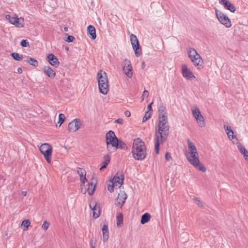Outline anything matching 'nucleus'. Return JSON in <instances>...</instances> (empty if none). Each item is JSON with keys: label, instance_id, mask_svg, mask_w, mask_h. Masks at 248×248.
Masks as SVG:
<instances>
[{"label": "nucleus", "instance_id": "obj_1", "mask_svg": "<svg viewBox=\"0 0 248 248\" xmlns=\"http://www.w3.org/2000/svg\"><path fill=\"white\" fill-rule=\"evenodd\" d=\"M169 126L168 122L167 113L166 108L163 105H160L158 108V129L155 134V152L159 153V146L166 140L169 134Z\"/></svg>", "mask_w": 248, "mask_h": 248}, {"label": "nucleus", "instance_id": "obj_2", "mask_svg": "<svg viewBox=\"0 0 248 248\" xmlns=\"http://www.w3.org/2000/svg\"><path fill=\"white\" fill-rule=\"evenodd\" d=\"M188 150L185 152V156L188 161L196 168L205 172L206 170L204 166L201 163L197 148L189 140H187Z\"/></svg>", "mask_w": 248, "mask_h": 248}, {"label": "nucleus", "instance_id": "obj_3", "mask_svg": "<svg viewBox=\"0 0 248 248\" xmlns=\"http://www.w3.org/2000/svg\"><path fill=\"white\" fill-rule=\"evenodd\" d=\"M132 153L134 158L138 160H143L146 156L144 143L140 139L134 140Z\"/></svg>", "mask_w": 248, "mask_h": 248}, {"label": "nucleus", "instance_id": "obj_4", "mask_svg": "<svg viewBox=\"0 0 248 248\" xmlns=\"http://www.w3.org/2000/svg\"><path fill=\"white\" fill-rule=\"evenodd\" d=\"M97 79L100 92L104 94H106L109 91L107 73L102 70H100L97 73Z\"/></svg>", "mask_w": 248, "mask_h": 248}, {"label": "nucleus", "instance_id": "obj_5", "mask_svg": "<svg viewBox=\"0 0 248 248\" xmlns=\"http://www.w3.org/2000/svg\"><path fill=\"white\" fill-rule=\"evenodd\" d=\"M107 149L110 152H115L118 148V140L112 131H108L106 135Z\"/></svg>", "mask_w": 248, "mask_h": 248}, {"label": "nucleus", "instance_id": "obj_6", "mask_svg": "<svg viewBox=\"0 0 248 248\" xmlns=\"http://www.w3.org/2000/svg\"><path fill=\"white\" fill-rule=\"evenodd\" d=\"M187 52L189 58L196 67L199 68V66H202L203 64L202 59L195 49L191 47L188 48L187 49Z\"/></svg>", "mask_w": 248, "mask_h": 248}, {"label": "nucleus", "instance_id": "obj_7", "mask_svg": "<svg viewBox=\"0 0 248 248\" xmlns=\"http://www.w3.org/2000/svg\"><path fill=\"white\" fill-rule=\"evenodd\" d=\"M191 112L193 117L196 120L198 126L202 128L204 127L206 125L205 121L198 107H193L191 108Z\"/></svg>", "mask_w": 248, "mask_h": 248}, {"label": "nucleus", "instance_id": "obj_8", "mask_svg": "<svg viewBox=\"0 0 248 248\" xmlns=\"http://www.w3.org/2000/svg\"><path fill=\"white\" fill-rule=\"evenodd\" d=\"M39 150L43 155L46 161L48 163H50L52 152V148L51 145L48 143H43L40 146Z\"/></svg>", "mask_w": 248, "mask_h": 248}, {"label": "nucleus", "instance_id": "obj_9", "mask_svg": "<svg viewBox=\"0 0 248 248\" xmlns=\"http://www.w3.org/2000/svg\"><path fill=\"white\" fill-rule=\"evenodd\" d=\"M215 12L217 17L221 24L226 28L232 26L231 21L227 15L217 9H216Z\"/></svg>", "mask_w": 248, "mask_h": 248}, {"label": "nucleus", "instance_id": "obj_10", "mask_svg": "<svg viewBox=\"0 0 248 248\" xmlns=\"http://www.w3.org/2000/svg\"><path fill=\"white\" fill-rule=\"evenodd\" d=\"M123 71L128 78H131L133 76L132 67L129 60L125 59L122 63Z\"/></svg>", "mask_w": 248, "mask_h": 248}, {"label": "nucleus", "instance_id": "obj_11", "mask_svg": "<svg viewBox=\"0 0 248 248\" xmlns=\"http://www.w3.org/2000/svg\"><path fill=\"white\" fill-rule=\"evenodd\" d=\"M181 72L183 77L188 80H192L196 78V77L192 71L187 67L186 64H182Z\"/></svg>", "mask_w": 248, "mask_h": 248}, {"label": "nucleus", "instance_id": "obj_12", "mask_svg": "<svg viewBox=\"0 0 248 248\" xmlns=\"http://www.w3.org/2000/svg\"><path fill=\"white\" fill-rule=\"evenodd\" d=\"M81 124L80 119H75L68 124V130L70 132H75L80 128Z\"/></svg>", "mask_w": 248, "mask_h": 248}, {"label": "nucleus", "instance_id": "obj_13", "mask_svg": "<svg viewBox=\"0 0 248 248\" xmlns=\"http://www.w3.org/2000/svg\"><path fill=\"white\" fill-rule=\"evenodd\" d=\"M127 199V195L124 191H120L115 200V205L122 208Z\"/></svg>", "mask_w": 248, "mask_h": 248}, {"label": "nucleus", "instance_id": "obj_14", "mask_svg": "<svg viewBox=\"0 0 248 248\" xmlns=\"http://www.w3.org/2000/svg\"><path fill=\"white\" fill-rule=\"evenodd\" d=\"M130 42L132 45L133 49L134 50L135 55L137 57H139L140 56V52L138 50L139 49L140 45L138 38L135 35L133 34H131Z\"/></svg>", "mask_w": 248, "mask_h": 248}, {"label": "nucleus", "instance_id": "obj_15", "mask_svg": "<svg viewBox=\"0 0 248 248\" xmlns=\"http://www.w3.org/2000/svg\"><path fill=\"white\" fill-rule=\"evenodd\" d=\"M90 207L93 212V217L94 218H97L100 215L99 206L95 201H92L90 203Z\"/></svg>", "mask_w": 248, "mask_h": 248}, {"label": "nucleus", "instance_id": "obj_16", "mask_svg": "<svg viewBox=\"0 0 248 248\" xmlns=\"http://www.w3.org/2000/svg\"><path fill=\"white\" fill-rule=\"evenodd\" d=\"M124 179V175L122 173H117L110 181L119 188L123 184Z\"/></svg>", "mask_w": 248, "mask_h": 248}, {"label": "nucleus", "instance_id": "obj_17", "mask_svg": "<svg viewBox=\"0 0 248 248\" xmlns=\"http://www.w3.org/2000/svg\"><path fill=\"white\" fill-rule=\"evenodd\" d=\"M219 3L223 5L224 8L230 11L231 12L234 13L236 8L231 3L230 1L227 0H218Z\"/></svg>", "mask_w": 248, "mask_h": 248}, {"label": "nucleus", "instance_id": "obj_18", "mask_svg": "<svg viewBox=\"0 0 248 248\" xmlns=\"http://www.w3.org/2000/svg\"><path fill=\"white\" fill-rule=\"evenodd\" d=\"M47 59L49 63L52 66L55 67L58 66L59 62L57 58L53 54H50L47 56Z\"/></svg>", "mask_w": 248, "mask_h": 248}, {"label": "nucleus", "instance_id": "obj_19", "mask_svg": "<svg viewBox=\"0 0 248 248\" xmlns=\"http://www.w3.org/2000/svg\"><path fill=\"white\" fill-rule=\"evenodd\" d=\"M224 130L226 133L227 134L228 138L230 140H232L235 138V136L234 135V132L232 130L231 127L228 125H224Z\"/></svg>", "mask_w": 248, "mask_h": 248}, {"label": "nucleus", "instance_id": "obj_20", "mask_svg": "<svg viewBox=\"0 0 248 248\" xmlns=\"http://www.w3.org/2000/svg\"><path fill=\"white\" fill-rule=\"evenodd\" d=\"M44 72L46 75L51 78H54L56 75L55 71L48 66L44 67Z\"/></svg>", "mask_w": 248, "mask_h": 248}, {"label": "nucleus", "instance_id": "obj_21", "mask_svg": "<svg viewBox=\"0 0 248 248\" xmlns=\"http://www.w3.org/2000/svg\"><path fill=\"white\" fill-rule=\"evenodd\" d=\"M87 31L88 33L89 34L90 37H91L93 40L96 38V31L95 28L93 26H89L87 28Z\"/></svg>", "mask_w": 248, "mask_h": 248}, {"label": "nucleus", "instance_id": "obj_22", "mask_svg": "<svg viewBox=\"0 0 248 248\" xmlns=\"http://www.w3.org/2000/svg\"><path fill=\"white\" fill-rule=\"evenodd\" d=\"M103 232V239L104 242H106L108 238V226L107 224H104L102 228Z\"/></svg>", "mask_w": 248, "mask_h": 248}, {"label": "nucleus", "instance_id": "obj_23", "mask_svg": "<svg viewBox=\"0 0 248 248\" xmlns=\"http://www.w3.org/2000/svg\"><path fill=\"white\" fill-rule=\"evenodd\" d=\"M24 19L22 17L18 18L17 16L16 17L15 21L13 25L18 28L23 27L24 25Z\"/></svg>", "mask_w": 248, "mask_h": 248}, {"label": "nucleus", "instance_id": "obj_24", "mask_svg": "<svg viewBox=\"0 0 248 248\" xmlns=\"http://www.w3.org/2000/svg\"><path fill=\"white\" fill-rule=\"evenodd\" d=\"M151 215L148 213H145L142 216L141 218L140 223L142 224H144L146 223H147L151 218Z\"/></svg>", "mask_w": 248, "mask_h": 248}, {"label": "nucleus", "instance_id": "obj_25", "mask_svg": "<svg viewBox=\"0 0 248 248\" xmlns=\"http://www.w3.org/2000/svg\"><path fill=\"white\" fill-rule=\"evenodd\" d=\"M237 148L240 153L244 155V156L247 155H248V152L245 148V147L241 144L239 143L237 145Z\"/></svg>", "mask_w": 248, "mask_h": 248}, {"label": "nucleus", "instance_id": "obj_26", "mask_svg": "<svg viewBox=\"0 0 248 248\" xmlns=\"http://www.w3.org/2000/svg\"><path fill=\"white\" fill-rule=\"evenodd\" d=\"M95 187V185H94L93 183L88 184L87 191L90 195H92L93 194Z\"/></svg>", "mask_w": 248, "mask_h": 248}, {"label": "nucleus", "instance_id": "obj_27", "mask_svg": "<svg viewBox=\"0 0 248 248\" xmlns=\"http://www.w3.org/2000/svg\"><path fill=\"white\" fill-rule=\"evenodd\" d=\"M27 62L31 65L37 67L38 65L37 61L34 58H29Z\"/></svg>", "mask_w": 248, "mask_h": 248}, {"label": "nucleus", "instance_id": "obj_28", "mask_svg": "<svg viewBox=\"0 0 248 248\" xmlns=\"http://www.w3.org/2000/svg\"><path fill=\"white\" fill-rule=\"evenodd\" d=\"M16 15L15 14L13 16L7 15L5 16L6 20H8L9 22L13 25L14 21H15L16 17Z\"/></svg>", "mask_w": 248, "mask_h": 248}, {"label": "nucleus", "instance_id": "obj_29", "mask_svg": "<svg viewBox=\"0 0 248 248\" xmlns=\"http://www.w3.org/2000/svg\"><path fill=\"white\" fill-rule=\"evenodd\" d=\"M65 116L63 114H60L59 115V121L58 122V124H59V126H61L62 124L64 122L65 120Z\"/></svg>", "mask_w": 248, "mask_h": 248}, {"label": "nucleus", "instance_id": "obj_30", "mask_svg": "<svg viewBox=\"0 0 248 248\" xmlns=\"http://www.w3.org/2000/svg\"><path fill=\"white\" fill-rule=\"evenodd\" d=\"M30 224L31 222L29 220H24L22 222L21 226L25 227L26 228L25 230H27L28 229V227L30 226Z\"/></svg>", "mask_w": 248, "mask_h": 248}, {"label": "nucleus", "instance_id": "obj_31", "mask_svg": "<svg viewBox=\"0 0 248 248\" xmlns=\"http://www.w3.org/2000/svg\"><path fill=\"white\" fill-rule=\"evenodd\" d=\"M11 56L13 57V58L16 60V61H21L22 59V56H21V55H20L18 53H12L11 54Z\"/></svg>", "mask_w": 248, "mask_h": 248}, {"label": "nucleus", "instance_id": "obj_32", "mask_svg": "<svg viewBox=\"0 0 248 248\" xmlns=\"http://www.w3.org/2000/svg\"><path fill=\"white\" fill-rule=\"evenodd\" d=\"M123 215L122 214H119L117 216V225L118 226H119L121 225V224L123 222Z\"/></svg>", "mask_w": 248, "mask_h": 248}, {"label": "nucleus", "instance_id": "obj_33", "mask_svg": "<svg viewBox=\"0 0 248 248\" xmlns=\"http://www.w3.org/2000/svg\"><path fill=\"white\" fill-rule=\"evenodd\" d=\"M115 186H116V185L110 181L109 184L108 185V189L110 192H113L114 191V187Z\"/></svg>", "mask_w": 248, "mask_h": 248}, {"label": "nucleus", "instance_id": "obj_34", "mask_svg": "<svg viewBox=\"0 0 248 248\" xmlns=\"http://www.w3.org/2000/svg\"><path fill=\"white\" fill-rule=\"evenodd\" d=\"M193 201H194V203L195 204H196L197 205H198V206H199L200 207L203 206L202 203L201 202V201L200 200L199 198H197V197H195L193 199Z\"/></svg>", "mask_w": 248, "mask_h": 248}, {"label": "nucleus", "instance_id": "obj_35", "mask_svg": "<svg viewBox=\"0 0 248 248\" xmlns=\"http://www.w3.org/2000/svg\"><path fill=\"white\" fill-rule=\"evenodd\" d=\"M151 116V112L149 111H147L146 112L143 118L142 122H146L148 119H149Z\"/></svg>", "mask_w": 248, "mask_h": 248}, {"label": "nucleus", "instance_id": "obj_36", "mask_svg": "<svg viewBox=\"0 0 248 248\" xmlns=\"http://www.w3.org/2000/svg\"><path fill=\"white\" fill-rule=\"evenodd\" d=\"M77 172L79 175V176L86 175V173L85 170L82 168H78L77 170Z\"/></svg>", "mask_w": 248, "mask_h": 248}, {"label": "nucleus", "instance_id": "obj_37", "mask_svg": "<svg viewBox=\"0 0 248 248\" xmlns=\"http://www.w3.org/2000/svg\"><path fill=\"white\" fill-rule=\"evenodd\" d=\"M49 226V223L47 221H45L42 226V228L45 231H46Z\"/></svg>", "mask_w": 248, "mask_h": 248}, {"label": "nucleus", "instance_id": "obj_38", "mask_svg": "<svg viewBox=\"0 0 248 248\" xmlns=\"http://www.w3.org/2000/svg\"><path fill=\"white\" fill-rule=\"evenodd\" d=\"M20 45L23 47H27L29 46V43L26 40H22Z\"/></svg>", "mask_w": 248, "mask_h": 248}, {"label": "nucleus", "instance_id": "obj_39", "mask_svg": "<svg viewBox=\"0 0 248 248\" xmlns=\"http://www.w3.org/2000/svg\"><path fill=\"white\" fill-rule=\"evenodd\" d=\"M110 161V157L108 155H106L104 157V160L102 162V164H106V165H108Z\"/></svg>", "mask_w": 248, "mask_h": 248}, {"label": "nucleus", "instance_id": "obj_40", "mask_svg": "<svg viewBox=\"0 0 248 248\" xmlns=\"http://www.w3.org/2000/svg\"><path fill=\"white\" fill-rule=\"evenodd\" d=\"M80 180L81 183L82 184H84L85 183V182L87 181V180L86 178V175L80 176Z\"/></svg>", "mask_w": 248, "mask_h": 248}, {"label": "nucleus", "instance_id": "obj_41", "mask_svg": "<svg viewBox=\"0 0 248 248\" xmlns=\"http://www.w3.org/2000/svg\"><path fill=\"white\" fill-rule=\"evenodd\" d=\"M75 39V37L73 36L70 35L68 36L65 41L67 42H72Z\"/></svg>", "mask_w": 248, "mask_h": 248}, {"label": "nucleus", "instance_id": "obj_42", "mask_svg": "<svg viewBox=\"0 0 248 248\" xmlns=\"http://www.w3.org/2000/svg\"><path fill=\"white\" fill-rule=\"evenodd\" d=\"M149 93L146 90H145L142 93V100H144L145 98H147L148 96Z\"/></svg>", "mask_w": 248, "mask_h": 248}, {"label": "nucleus", "instance_id": "obj_43", "mask_svg": "<svg viewBox=\"0 0 248 248\" xmlns=\"http://www.w3.org/2000/svg\"><path fill=\"white\" fill-rule=\"evenodd\" d=\"M125 145L124 143L122 141H119L118 140V148H120V149H122L124 146Z\"/></svg>", "mask_w": 248, "mask_h": 248}, {"label": "nucleus", "instance_id": "obj_44", "mask_svg": "<svg viewBox=\"0 0 248 248\" xmlns=\"http://www.w3.org/2000/svg\"><path fill=\"white\" fill-rule=\"evenodd\" d=\"M165 158L167 161L170 160L171 158L170 155L169 153H167L165 154Z\"/></svg>", "mask_w": 248, "mask_h": 248}, {"label": "nucleus", "instance_id": "obj_45", "mask_svg": "<svg viewBox=\"0 0 248 248\" xmlns=\"http://www.w3.org/2000/svg\"><path fill=\"white\" fill-rule=\"evenodd\" d=\"M124 122V120L123 119L119 118L115 121V123L119 124H123Z\"/></svg>", "mask_w": 248, "mask_h": 248}, {"label": "nucleus", "instance_id": "obj_46", "mask_svg": "<svg viewBox=\"0 0 248 248\" xmlns=\"http://www.w3.org/2000/svg\"><path fill=\"white\" fill-rule=\"evenodd\" d=\"M124 114H125V116H126V117H130V114H131V113H130V111H129L127 110V111H126L125 112Z\"/></svg>", "mask_w": 248, "mask_h": 248}, {"label": "nucleus", "instance_id": "obj_47", "mask_svg": "<svg viewBox=\"0 0 248 248\" xmlns=\"http://www.w3.org/2000/svg\"><path fill=\"white\" fill-rule=\"evenodd\" d=\"M102 166H101V167L100 168V170H102L103 169H105L107 167V165H106V164H102Z\"/></svg>", "mask_w": 248, "mask_h": 248}, {"label": "nucleus", "instance_id": "obj_48", "mask_svg": "<svg viewBox=\"0 0 248 248\" xmlns=\"http://www.w3.org/2000/svg\"><path fill=\"white\" fill-rule=\"evenodd\" d=\"M152 104H153V102H152L151 103H150V104L148 105V110H148V111H149V112H150V111H151V109H152V107H151V106H152Z\"/></svg>", "mask_w": 248, "mask_h": 248}, {"label": "nucleus", "instance_id": "obj_49", "mask_svg": "<svg viewBox=\"0 0 248 248\" xmlns=\"http://www.w3.org/2000/svg\"><path fill=\"white\" fill-rule=\"evenodd\" d=\"M17 72H18V73H22V69H21V68H18L17 69Z\"/></svg>", "mask_w": 248, "mask_h": 248}, {"label": "nucleus", "instance_id": "obj_50", "mask_svg": "<svg viewBox=\"0 0 248 248\" xmlns=\"http://www.w3.org/2000/svg\"><path fill=\"white\" fill-rule=\"evenodd\" d=\"M22 194L23 196H26V195H27V192L26 191H22Z\"/></svg>", "mask_w": 248, "mask_h": 248}, {"label": "nucleus", "instance_id": "obj_51", "mask_svg": "<svg viewBox=\"0 0 248 248\" xmlns=\"http://www.w3.org/2000/svg\"><path fill=\"white\" fill-rule=\"evenodd\" d=\"M68 28H67V27H64V31H68Z\"/></svg>", "mask_w": 248, "mask_h": 248}, {"label": "nucleus", "instance_id": "obj_52", "mask_svg": "<svg viewBox=\"0 0 248 248\" xmlns=\"http://www.w3.org/2000/svg\"><path fill=\"white\" fill-rule=\"evenodd\" d=\"M142 68H144V66H145L144 62H142Z\"/></svg>", "mask_w": 248, "mask_h": 248}, {"label": "nucleus", "instance_id": "obj_53", "mask_svg": "<svg viewBox=\"0 0 248 248\" xmlns=\"http://www.w3.org/2000/svg\"><path fill=\"white\" fill-rule=\"evenodd\" d=\"M92 248H95L94 246L92 245Z\"/></svg>", "mask_w": 248, "mask_h": 248}]
</instances>
